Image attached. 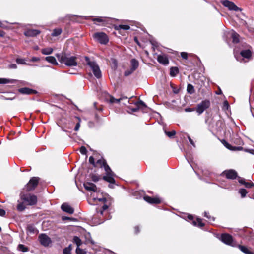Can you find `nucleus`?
<instances>
[{
  "label": "nucleus",
  "mask_w": 254,
  "mask_h": 254,
  "mask_svg": "<svg viewBox=\"0 0 254 254\" xmlns=\"http://www.w3.org/2000/svg\"><path fill=\"white\" fill-rule=\"evenodd\" d=\"M95 167H104L106 172V175L103 176V179L106 181L114 184L115 182L114 179L115 174L111 170L110 167L107 164L106 161L104 159H99L97 161Z\"/></svg>",
  "instance_id": "nucleus-1"
},
{
  "label": "nucleus",
  "mask_w": 254,
  "mask_h": 254,
  "mask_svg": "<svg viewBox=\"0 0 254 254\" xmlns=\"http://www.w3.org/2000/svg\"><path fill=\"white\" fill-rule=\"evenodd\" d=\"M56 56L61 63L68 66H75L77 65L75 56H70L69 54L65 52L56 54Z\"/></svg>",
  "instance_id": "nucleus-2"
},
{
  "label": "nucleus",
  "mask_w": 254,
  "mask_h": 254,
  "mask_svg": "<svg viewBox=\"0 0 254 254\" xmlns=\"http://www.w3.org/2000/svg\"><path fill=\"white\" fill-rule=\"evenodd\" d=\"M87 64L91 69L94 76L98 79L102 77L101 71L97 64L94 61H91L88 57H85Z\"/></svg>",
  "instance_id": "nucleus-3"
},
{
  "label": "nucleus",
  "mask_w": 254,
  "mask_h": 254,
  "mask_svg": "<svg viewBox=\"0 0 254 254\" xmlns=\"http://www.w3.org/2000/svg\"><path fill=\"white\" fill-rule=\"evenodd\" d=\"M20 198L29 205H34L37 203V198L35 195L30 194H22L20 195Z\"/></svg>",
  "instance_id": "nucleus-4"
},
{
  "label": "nucleus",
  "mask_w": 254,
  "mask_h": 254,
  "mask_svg": "<svg viewBox=\"0 0 254 254\" xmlns=\"http://www.w3.org/2000/svg\"><path fill=\"white\" fill-rule=\"evenodd\" d=\"M210 106V101L205 100L197 105L196 111L199 115H201L206 109H208Z\"/></svg>",
  "instance_id": "nucleus-5"
},
{
  "label": "nucleus",
  "mask_w": 254,
  "mask_h": 254,
  "mask_svg": "<svg viewBox=\"0 0 254 254\" xmlns=\"http://www.w3.org/2000/svg\"><path fill=\"white\" fill-rule=\"evenodd\" d=\"M221 241L225 244L232 247H237V244L233 241L232 236L228 234H222L221 237Z\"/></svg>",
  "instance_id": "nucleus-6"
},
{
  "label": "nucleus",
  "mask_w": 254,
  "mask_h": 254,
  "mask_svg": "<svg viewBox=\"0 0 254 254\" xmlns=\"http://www.w3.org/2000/svg\"><path fill=\"white\" fill-rule=\"evenodd\" d=\"M93 37L99 43L106 44L108 42L109 39L107 35L103 32H97L94 34Z\"/></svg>",
  "instance_id": "nucleus-7"
},
{
  "label": "nucleus",
  "mask_w": 254,
  "mask_h": 254,
  "mask_svg": "<svg viewBox=\"0 0 254 254\" xmlns=\"http://www.w3.org/2000/svg\"><path fill=\"white\" fill-rule=\"evenodd\" d=\"M39 178L36 177L31 178L25 186L26 190L29 191L34 190L37 186Z\"/></svg>",
  "instance_id": "nucleus-8"
},
{
  "label": "nucleus",
  "mask_w": 254,
  "mask_h": 254,
  "mask_svg": "<svg viewBox=\"0 0 254 254\" xmlns=\"http://www.w3.org/2000/svg\"><path fill=\"white\" fill-rule=\"evenodd\" d=\"M222 4L224 6L227 7L229 10H233L235 11H238L239 10H241L240 8L238 7L234 3L227 0H223L221 1Z\"/></svg>",
  "instance_id": "nucleus-9"
},
{
  "label": "nucleus",
  "mask_w": 254,
  "mask_h": 254,
  "mask_svg": "<svg viewBox=\"0 0 254 254\" xmlns=\"http://www.w3.org/2000/svg\"><path fill=\"white\" fill-rule=\"evenodd\" d=\"M39 240L40 243L44 246H48L51 243V239L44 234L39 235Z\"/></svg>",
  "instance_id": "nucleus-10"
},
{
  "label": "nucleus",
  "mask_w": 254,
  "mask_h": 254,
  "mask_svg": "<svg viewBox=\"0 0 254 254\" xmlns=\"http://www.w3.org/2000/svg\"><path fill=\"white\" fill-rule=\"evenodd\" d=\"M222 175L225 176L228 179H235L237 177V172L234 170H225L222 173Z\"/></svg>",
  "instance_id": "nucleus-11"
},
{
  "label": "nucleus",
  "mask_w": 254,
  "mask_h": 254,
  "mask_svg": "<svg viewBox=\"0 0 254 254\" xmlns=\"http://www.w3.org/2000/svg\"><path fill=\"white\" fill-rule=\"evenodd\" d=\"M83 186L85 189L88 191L93 192L97 191L96 186L92 183L86 182L84 183Z\"/></svg>",
  "instance_id": "nucleus-12"
},
{
  "label": "nucleus",
  "mask_w": 254,
  "mask_h": 254,
  "mask_svg": "<svg viewBox=\"0 0 254 254\" xmlns=\"http://www.w3.org/2000/svg\"><path fill=\"white\" fill-rule=\"evenodd\" d=\"M110 20V18L108 17H97L92 19L94 23L96 24L97 22L101 23L103 25L108 22Z\"/></svg>",
  "instance_id": "nucleus-13"
},
{
  "label": "nucleus",
  "mask_w": 254,
  "mask_h": 254,
  "mask_svg": "<svg viewBox=\"0 0 254 254\" xmlns=\"http://www.w3.org/2000/svg\"><path fill=\"white\" fill-rule=\"evenodd\" d=\"M62 210L70 214H72L74 212V209L68 204L66 203H63L61 206Z\"/></svg>",
  "instance_id": "nucleus-14"
},
{
  "label": "nucleus",
  "mask_w": 254,
  "mask_h": 254,
  "mask_svg": "<svg viewBox=\"0 0 254 254\" xmlns=\"http://www.w3.org/2000/svg\"><path fill=\"white\" fill-rule=\"evenodd\" d=\"M18 91L21 94L27 95L35 94L37 93V91L36 90L27 87L20 88L18 89Z\"/></svg>",
  "instance_id": "nucleus-15"
},
{
  "label": "nucleus",
  "mask_w": 254,
  "mask_h": 254,
  "mask_svg": "<svg viewBox=\"0 0 254 254\" xmlns=\"http://www.w3.org/2000/svg\"><path fill=\"white\" fill-rule=\"evenodd\" d=\"M158 62L164 65H167L169 64V60L166 55H159L157 56Z\"/></svg>",
  "instance_id": "nucleus-16"
},
{
  "label": "nucleus",
  "mask_w": 254,
  "mask_h": 254,
  "mask_svg": "<svg viewBox=\"0 0 254 254\" xmlns=\"http://www.w3.org/2000/svg\"><path fill=\"white\" fill-rule=\"evenodd\" d=\"M40 31L36 29H27L24 32V34L26 36L33 37L40 34Z\"/></svg>",
  "instance_id": "nucleus-17"
},
{
  "label": "nucleus",
  "mask_w": 254,
  "mask_h": 254,
  "mask_svg": "<svg viewBox=\"0 0 254 254\" xmlns=\"http://www.w3.org/2000/svg\"><path fill=\"white\" fill-rule=\"evenodd\" d=\"M144 199L149 203L150 204H159L161 202V200L158 198L151 197L148 196L144 197Z\"/></svg>",
  "instance_id": "nucleus-18"
},
{
  "label": "nucleus",
  "mask_w": 254,
  "mask_h": 254,
  "mask_svg": "<svg viewBox=\"0 0 254 254\" xmlns=\"http://www.w3.org/2000/svg\"><path fill=\"white\" fill-rule=\"evenodd\" d=\"M241 55L247 59H250L252 56V52L250 49L242 50L240 52Z\"/></svg>",
  "instance_id": "nucleus-19"
},
{
  "label": "nucleus",
  "mask_w": 254,
  "mask_h": 254,
  "mask_svg": "<svg viewBox=\"0 0 254 254\" xmlns=\"http://www.w3.org/2000/svg\"><path fill=\"white\" fill-rule=\"evenodd\" d=\"M237 247H238V248H239V249L242 252H243L244 253L246 254H253V253L252 252H251L249 249H248L247 247L244 246H242V245H238L237 244Z\"/></svg>",
  "instance_id": "nucleus-20"
},
{
  "label": "nucleus",
  "mask_w": 254,
  "mask_h": 254,
  "mask_svg": "<svg viewBox=\"0 0 254 254\" xmlns=\"http://www.w3.org/2000/svg\"><path fill=\"white\" fill-rule=\"evenodd\" d=\"M237 247H238V248H239V249L242 252H243L244 253L246 254H253V253L252 252H251L249 249H248L247 247L244 246H242V245H238L237 244Z\"/></svg>",
  "instance_id": "nucleus-21"
},
{
  "label": "nucleus",
  "mask_w": 254,
  "mask_h": 254,
  "mask_svg": "<svg viewBox=\"0 0 254 254\" xmlns=\"http://www.w3.org/2000/svg\"><path fill=\"white\" fill-rule=\"evenodd\" d=\"M230 35L231 38L233 39V42L235 43H237L239 42V35L236 32L234 31H232L230 32Z\"/></svg>",
  "instance_id": "nucleus-22"
},
{
  "label": "nucleus",
  "mask_w": 254,
  "mask_h": 254,
  "mask_svg": "<svg viewBox=\"0 0 254 254\" xmlns=\"http://www.w3.org/2000/svg\"><path fill=\"white\" fill-rule=\"evenodd\" d=\"M45 60L49 63L52 64L53 65H57L58 63L56 61V58L53 56H48L45 58Z\"/></svg>",
  "instance_id": "nucleus-23"
},
{
  "label": "nucleus",
  "mask_w": 254,
  "mask_h": 254,
  "mask_svg": "<svg viewBox=\"0 0 254 254\" xmlns=\"http://www.w3.org/2000/svg\"><path fill=\"white\" fill-rule=\"evenodd\" d=\"M131 67L133 70L135 71L138 67L139 63L137 60L135 59H132L130 61Z\"/></svg>",
  "instance_id": "nucleus-24"
},
{
  "label": "nucleus",
  "mask_w": 254,
  "mask_h": 254,
  "mask_svg": "<svg viewBox=\"0 0 254 254\" xmlns=\"http://www.w3.org/2000/svg\"><path fill=\"white\" fill-rule=\"evenodd\" d=\"M17 81L15 79L0 78V84L15 83Z\"/></svg>",
  "instance_id": "nucleus-25"
},
{
  "label": "nucleus",
  "mask_w": 254,
  "mask_h": 254,
  "mask_svg": "<svg viewBox=\"0 0 254 254\" xmlns=\"http://www.w3.org/2000/svg\"><path fill=\"white\" fill-rule=\"evenodd\" d=\"M27 231L30 234H35L37 233V230L33 225H28L27 227Z\"/></svg>",
  "instance_id": "nucleus-26"
},
{
  "label": "nucleus",
  "mask_w": 254,
  "mask_h": 254,
  "mask_svg": "<svg viewBox=\"0 0 254 254\" xmlns=\"http://www.w3.org/2000/svg\"><path fill=\"white\" fill-rule=\"evenodd\" d=\"M127 99V97L123 96H122L119 99H116L113 97H111L110 101V102L112 103H118L121 101H122L124 99Z\"/></svg>",
  "instance_id": "nucleus-27"
},
{
  "label": "nucleus",
  "mask_w": 254,
  "mask_h": 254,
  "mask_svg": "<svg viewBox=\"0 0 254 254\" xmlns=\"http://www.w3.org/2000/svg\"><path fill=\"white\" fill-rule=\"evenodd\" d=\"M53 49L51 47L43 48L41 50V53L43 55H50L52 53Z\"/></svg>",
  "instance_id": "nucleus-28"
},
{
  "label": "nucleus",
  "mask_w": 254,
  "mask_h": 254,
  "mask_svg": "<svg viewBox=\"0 0 254 254\" xmlns=\"http://www.w3.org/2000/svg\"><path fill=\"white\" fill-rule=\"evenodd\" d=\"M179 72V69L176 67H172L170 68V75L172 77H175Z\"/></svg>",
  "instance_id": "nucleus-29"
},
{
  "label": "nucleus",
  "mask_w": 254,
  "mask_h": 254,
  "mask_svg": "<svg viewBox=\"0 0 254 254\" xmlns=\"http://www.w3.org/2000/svg\"><path fill=\"white\" fill-rule=\"evenodd\" d=\"M18 204H17V209L18 211H23V210H25L26 207L24 204L23 202H19V201H18Z\"/></svg>",
  "instance_id": "nucleus-30"
},
{
  "label": "nucleus",
  "mask_w": 254,
  "mask_h": 254,
  "mask_svg": "<svg viewBox=\"0 0 254 254\" xmlns=\"http://www.w3.org/2000/svg\"><path fill=\"white\" fill-rule=\"evenodd\" d=\"M130 28V26L127 25H119L115 26V29L117 30L121 29L123 30H128Z\"/></svg>",
  "instance_id": "nucleus-31"
},
{
  "label": "nucleus",
  "mask_w": 254,
  "mask_h": 254,
  "mask_svg": "<svg viewBox=\"0 0 254 254\" xmlns=\"http://www.w3.org/2000/svg\"><path fill=\"white\" fill-rule=\"evenodd\" d=\"M193 223L194 225H198L199 227H202L204 226V224L202 222V219L200 218H197L196 221H194Z\"/></svg>",
  "instance_id": "nucleus-32"
},
{
  "label": "nucleus",
  "mask_w": 254,
  "mask_h": 254,
  "mask_svg": "<svg viewBox=\"0 0 254 254\" xmlns=\"http://www.w3.org/2000/svg\"><path fill=\"white\" fill-rule=\"evenodd\" d=\"M187 90V92L190 94H192L195 92L193 86L190 84H188Z\"/></svg>",
  "instance_id": "nucleus-33"
},
{
  "label": "nucleus",
  "mask_w": 254,
  "mask_h": 254,
  "mask_svg": "<svg viewBox=\"0 0 254 254\" xmlns=\"http://www.w3.org/2000/svg\"><path fill=\"white\" fill-rule=\"evenodd\" d=\"M73 242L76 244L77 247H79L82 244L81 239L77 236L73 237Z\"/></svg>",
  "instance_id": "nucleus-34"
},
{
  "label": "nucleus",
  "mask_w": 254,
  "mask_h": 254,
  "mask_svg": "<svg viewBox=\"0 0 254 254\" xmlns=\"http://www.w3.org/2000/svg\"><path fill=\"white\" fill-rule=\"evenodd\" d=\"M135 105H136V106L138 107L139 109L146 107V105L145 104V103L141 100H140L138 102H136L135 103Z\"/></svg>",
  "instance_id": "nucleus-35"
},
{
  "label": "nucleus",
  "mask_w": 254,
  "mask_h": 254,
  "mask_svg": "<svg viewBox=\"0 0 254 254\" xmlns=\"http://www.w3.org/2000/svg\"><path fill=\"white\" fill-rule=\"evenodd\" d=\"M71 245H69L67 247L65 248L63 250L64 254H71Z\"/></svg>",
  "instance_id": "nucleus-36"
},
{
  "label": "nucleus",
  "mask_w": 254,
  "mask_h": 254,
  "mask_svg": "<svg viewBox=\"0 0 254 254\" xmlns=\"http://www.w3.org/2000/svg\"><path fill=\"white\" fill-rule=\"evenodd\" d=\"M62 31V30L61 28L55 29L52 33V35L53 36H57L61 34Z\"/></svg>",
  "instance_id": "nucleus-37"
},
{
  "label": "nucleus",
  "mask_w": 254,
  "mask_h": 254,
  "mask_svg": "<svg viewBox=\"0 0 254 254\" xmlns=\"http://www.w3.org/2000/svg\"><path fill=\"white\" fill-rule=\"evenodd\" d=\"M18 249L23 252H27L28 250V249L27 247L25 246L23 244H19L18 246Z\"/></svg>",
  "instance_id": "nucleus-38"
},
{
  "label": "nucleus",
  "mask_w": 254,
  "mask_h": 254,
  "mask_svg": "<svg viewBox=\"0 0 254 254\" xmlns=\"http://www.w3.org/2000/svg\"><path fill=\"white\" fill-rule=\"evenodd\" d=\"M75 118L78 120V122L77 123V124L75 127L74 130L76 131H78V130L80 128V127L81 119L78 117H75Z\"/></svg>",
  "instance_id": "nucleus-39"
},
{
  "label": "nucleus",
  "mask_w": 254,
  "mask_h": 254,
  "mask_svg": "<svg viewBox=\"0 0 254 254\" xmlns=\"http://www.w3.org/2000/svg\"><path fill=\"white\" fill-rule=\"evenodd\" d=\"M239 192L242 198L245 197L248 193L247 191L245 189H240L239 190Z\"/></svg>",
  "instance_id": "nucleus-40"
},
{
  "label": "nucleus",
  "mask_w": 254,
  "mask_h": 254,
  "mask_svg": "<svg viewBox=\"0 0 254 254\" xmlns=\"http://www.w3.org/2000/svg\"><path fill=\"white\" fill-rule=\"evenodd\" d=\"M165 134L170 138L173 137L176 134V131L175 130H172L171 131H165Z\"/></svg>",
  "instance_id": "nucleus-41"
},
{
  "label": "nucleus",
  "mask_w": 254,
  "mask_h": 254,
  "mask_svg": "<svg viewBox=\"0 0 254 254\" xmlns=\"http://www.w3.org/2000/svg\"><path fill=\"white\" fill-rule=\"evenodd\" d=\"M76 252L77 254H86V253L85 251L80 248L79 247H77Z\"/></svg>",
  "instance_id": "nucleus-42"
},
{
  "label": "nucleus",
  "mask_w": 254,
  "mask_h": 254,
  "mask_svg": "<svg viewBox=\"0 0 254 254\" xmlns=\"http://www.w3.org/2000/svg\"><path fill=\"white\" fill-rule=\"evenodd\" d=\"M245 186L247 188H253V189H254V184L252 182H246Z\"/></svg>",
  "instance_id": "nucleus-43"
},
{
  "label": "nucleus",
  "mask_w": 254,
  "mask_h": 254,
  "mask_svg": "<svg viewBox=\"0 0 254 254\" xmlns=\"http://www.w3.org/2000/svg\"><path fill=\"white\" fill-rule=\"evenodd\" d=\"M90 176H91V179L93 181L96 182L99 180V176H98L96 175H94V174H92Z\"/></svg>",
  "instance_id": "nucleus-44"
},
{
  "label": "nucleus",
  "mask_w": 254,
  "mask_h": 254,
  "mask_svg": "<svg viewBox=\"0 0 254 254\" xmlns=\"http://www.w3.org/2000/svg\"><path fill=\"white\" fill-rule=\"evenodd\" d=\"M205 217H206L210 221H214L215 220V218L213 217H211L208 213L206 212H204V215Z\"/></svg>",
  "instance_id": "nucleus-45"
},
{
  "label": "nucleus",
  "mask_w": 254,
  "mask_h": 254,
  "mask_svg": "<svg viewBox=\"0 0 254 254\" xmlns=\"http://www.w3.org/2000/svg\"><path fill=\"white\" fill-rule=\"evenodd\" d=\"M134 71L132 69L130 68L129 69H127V70L125 71V73H124V75L125 76H129V75H130L131 73H132Z\"/></svg>",
  "instance_id": "nucleus-46"
},
{
  "label": "nucleus",
  "mask_w": 254,
  "mask_h": 254,
  "mask_svg": "<svg viewBox=\"0 0 254 254\" xmlns=\"http://www.w3.org/2000/svg\"><path fill=\"white\" fill-rule=\"evenodd\" d=\"M16 62L17 64H25L26 63L25 62V60L23 59H21V58H17L16 60Z\"/></svg>",
  "instance_id": "nucleus-47"
},
{
  "label": "nucleus",
  "mask_w": 254,
  "mask_h": 254,
  "mask_svg": "<svg viewBox=\"0 0 254 254\" xmlns=\"http://www.w3.org/2000/svg\"><path fill=\"white\" fill-rule=\"evenodd\" d=\"M80 152L82 154H86L87 152V149L84 146H81L80 148Z\"/></svg>",
  "instance_id": "nucleus-48"
},
{
  "label": "nucleus",
  "mask_w": 254,
  "mask_h": 254,
  "mask_svg": "<svg viewBox=\"0 0 254 254\" xmlns=\"http://www.w3.org/2000/svg\"><path fill=\"white\" fill-rule=\"evenodd\" d=\"M89 162L90 164L93 165L94 166H95L96 162L94 161V158L92 156H90L89 159Z\"/></svg>",
  "instance_id": "nucleus-49"
},
{
  "label": "nucleus",
  "mask_w": 254,
  "mask_h": 254,
  "mask_svg": "<svg viewBox=\"0 0 254 254\" xmlns=\"http://www.w3.org/2000/svg\"><path fill=\"white\" fill-rule=\"evenodd\" d=\"M229 107V105L228 104V101H225L223 103V108L224 109L228 110Z\"/></svg>",
  "instance_id": "nucleus-50"
},
{
  "label": "nucleus",
  "mask_w": 254,
  "mask_h": 254,
  "mask_svg": "<svg viewBox=\"0 0 254 254\" xmlns=\"http://www.w3.org/2000/svg\"><path fill=\"white\" fill-rule=\"evenodd\" d=\"M15 98V96H13V97H4L3 96H1V99H4V100H12L14 99Z\"/></svg>",
  "instance_id": "nucleus-51"
},
{
  "label": "nucleus",
  "mask_w": 254,
  "mask_h": 254,
  "mask_svg": "<svg viewBox=\"0 0 254 254\" xmlns=\"http://www.w3.org/2000/svg\"><path fill=\"white\" fill-rule=\"evenodd\" d=\"M181 56L183 59H187L188 58V54L186 52H181Z\"/></svg>",
  "instance_id": "nucleus-52"
},
{
  "label": "nucleus",
  "mask_w": 254,
  "mask_h": 254,
  "mask_svg": "<svg viewBox=\"0 0 254 254\" xmlns=\"http://www.w3.org/2000/svg\"><path fill=\"white\" fill-rule=\"evenodd\" d=\"M5 23H8L7 21H4ZM0 27L3 28H6V26L4 24V22H2L0 21Z\"/></svg>",
  "instance_id": "nucleus-53"
},
{
  "label": "nucleus",
  "mask_w": 254,
  "mask_h": 254,
  "mask_svg": "<svg viewBox=\"0 0 254 254\" xmlns=\"http://www.w3.org/2000/svg\"><path fill=\"white\" fill-rule=\"evenodd\" d=\"M187 136H188V139H189V142H190V143L192 145H193L194 147H195V144H194V142H193V141L192 140V139L190 137L189 135H187Z\"/></svg>",
  "instance_id": "nucleus-54"
},
{
  "label": "nucleus",
  "mask_w": 254,
  "mask_h": 254,
  "mask_svg": "<svg viewBox=\"0 0 254 254\" xmlns=\"http://www.w3.org/2000/svg\"><path fill=\"white\" fill-rule=\"evenodd\" d=\"M246 182V181L245 179L244 178H240L239 180V182L240 184H243L244 185H245Z\"/></svg>",
  "instance_id": "nucleus-55"
},
{
  "label": "nucleus",
  "mask_w": 254,
  "mask_h": 254,
  "mask_svg": "<svg viewBox=\"0 0 254 254\" xmlns=\"http://www.w3.org/2000/svg\"><path fill=\"white\" fill-rule=\"evenodd\" d=\"M195 109L194 108H187L185 109V111L186 112H192L195 111Z\"/></svg>",
  "instance_id": "nucleus-56"
},
{
  "label": "nucleus",
  "mask_w": 254,
  "mask_h": 254,
  "mask_svg": "<svg viewBox=\"0 0 254 254\" xmlns=\"http://www.w3.org/2000/svg\"><path fill=\"white\" fill-rule=\"evenodd\" d=\"M40 59L38 57H33L31 58V62H37L39 61Z\"/></svg>",
  "instance_id": "nucleus-57"
},
{
  "label": "nucleus",
  "mask_w": 254,
  "mask_h": 254,
  "mask_svg": "<svg viewBox=\"0 0 254 254\" xmlns=\"http://www.w3.org/2000/svg\"><path fill=\"white\" fill-rule=\"evenodd\" d=\"M5 214V211L2 209H0V216H3Z\"/></svg>",
  "instance_id": "nucleus-58"
},
{
  "label": "nucleus",
  "mask_w": 254,
  "mask_h": 254,
  "mask_svg": "<svg viewBox=\"0 0 254 254\" xmlns=\"http://www.w3.org/2000/svg\"><path fill=\"white\" fill-rule=\"evenodd\" d=\"M129 109L133 112H137L139 109L137 106H136V107L133 108H129Z\"/></svg>",
  "instance_id": "nucleus-59"
},
{
  "label": "nucleus",
  "mask_w": 254,
  "mask_h": 254,
  "mask_svg": "<svg viewBox=\"0 0 254 254\" xmlns=\"http://www.w3.org/2000/svg\"><path fill=\"white\" fill-rule=\"evenodd\" d=\"M9 67L10 68L15 69V68H17V65H16V64H11L9 65Z\"/></svg>",
  "instance_id": "nucleus-60"
},
{
  "label": "nucleus",
  "mask_w": 254,
  "mask_h": 254,
  "mask_svg": "<svg viewBox=\"0 0 254 254\" xmlns=\"http://www.w3.org/2000/svg\"><path fill=\"white\" fill-rule=\"evenodd\" d=\"M134 231L136 234H137L139 232V228L138 226H136L134 227Z\"/></svg>",
  "instance_id": "nucleus-61"
},
{
  "label": "nucleus",
  "mask_w": 254,
  "mask_h": 254,
  "mask_svg": "<svg viewBox=\"0 0 254 254\" xmlns=\"http://www.w3.org/2000/svg\"><path fill=\"white\" fill-rule=\"evenodd\" d=\"M5 35V32L0 30V37H3Z\"/></svg>",
  "instance_id": "nucleus-62"
},
{
  "label": "nucleus",
  "mask_w": 254,
  "mask_h": 254,
  "mask_svg": "<svg viewBox=\"0 0 254 254\" xmlns=\"http://www.w3.org/2000/svg\"><path fill=\"white\" fill-rule=\"evenodd\" d=\"M97 199H98V200L100 202H105L106 201V199L104 198H97Z\"/></svg>",
  "instance_id": "nucleus-63"
},
{
  "label": "nucleus",
  "mask_w": 254,
  "mask_h": 254,
  "mask_svg": "<svg viewBox=\"0 0 254 254\" xmlns=\"http://www.w3.org/2000/svg\"><path fill=\"white\" fill-rule=\"evenodd\" d=\"M62 219L63 220H71V218L70 217H62Z\"/></svg>",
  "instance_id": "nucleus-64"
}]
</instances>
